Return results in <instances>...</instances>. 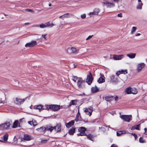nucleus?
Segmentation results:
<instances>
[{
    "label": "nucleus",
    "mask_w": 147,
    "mask_h": 147,
    "mask_svg": "<svg viewBox=\"0 0 147 147\" xmlns=\"http://www.w3.org/2000/svg\"><path fill=\"white\" fill-rule=\"evenodd\" d=\"M47 34H43L41 35L42 37L45 40H47Z\"/></svg>",
    "instance_id": "72a5a7b5"
},
{
    "label": "nucleus",
    "mask_w": 147,
    "mask_h": 147,
    "mask_svg": "<svg viewBox=\"0 0 147 147\" xmlns=\"http://www.w3.org/2000/svg\"><path fill=\"white\" fill-rule=\"evenodd\" d=\"M115 100L117 101L118 100V97L117 96H115L114 97Z\"/></svg>",
    "instance_id": "de8ad7c7"
},
{
    "label": "nucleus",
    "mask_w": 147,
    "mask_h": 147,
    "mask_svg": "<svg viewBox=\"0 0 147 147\" xmlns=\"http://www.w3.org/2000/svg\"><path fill=\"white\" fill-rule=\"evenodd\" d=\"M85 136H87V138L88 139H89V140H92V138H93V137H92V135L91 134H89L88 135H86H86Z\"/></svg>",
    "instance_id": "473e14b6"
},
{
    "label": "nucleus",
    "mask_w": 147,
    "mask_h": 147,
    "mask_svg": "<svg viewBox=\"0 0 147 147\" xmlns=\"http://www.w3.org/2000/svg\"><path fill=\"white\" fill-rule=\"evenodd\" d=\"M111 147H117V146L114 144L112 145Z\"/></svg>",
    "instance_id": "4d7b16f0"
},
{
    "label": "nucleus",
    "mask_w": 147,
    "mask_h": 147,
    "mask_svg": "<svg viewBox=\"0 0 147 147\" xmlns=\"http://www.w3.org/2000/svg\"><path fill=\"white\" fill-rule=\"evenodd\" d=\"M78 130L80 132V133L79 134H78V135H79L80 136H83L86 135L85 132L86 131V129L85 127H81L78 129Z\"/></svg>",
    "instance_id": "9d476101"
},
{
    "label": "nucleus",
    "mask_w": 147,
    "mask_h": 147,
    "mask_svg": "<svg viewBox=\"0 0 147 147\" xmlns=\"http://www.w3.org/2000/svg\"><path fill=\"white\" fill-rule=\"evenodd\" d=\"M56 127H47L46 128V130H49L51 132L53 129H56Z\"/></svg>",
    "instance_id": "2f4dec72"
},
{
    "label": "nucleus",
    "mask_w": 147,
    "mask_h": 147,
    "mask_svg": "<svg viewBox=\"0 0 147 147\" xmlns=\"http://www.w3.org/2000/svg\"><path fill=\"white\" fill-rule=\"evenodd\" d=\"M74 105V100H72L71 101V102H70L69 103V106H70L71 105Z\"/></svg>",
    "instance_id": "49530a36"
},
{
    "label": "nucleus",
    "mask_w": 147,
    "mask_h": 147,
    "mask_svg": "<svg viewBox=\"0 0 147 147\" xmlns=\"http://www.w3.org/2000/svg\"><path fill=\"white\" fill-rule=\"evenodd\" d=\"M37 44L36 41L33 40L30 42L27 43L25 45L26 47H32L34 46Z\"/></svg>",
    "instance_id": "0eeeda50"
},
{
    "label": "nucleus",
    "mask_w": 147,
    "mask_h": 147,
    "mask_svg": "<svg viewBox=\"0 0 147 147\" xmlns=\"http://www.w3.org/2000/svg\"><path fill=\"white\" fill-rule=\"evenodd\" d=\"M50 106V109L54 111H58L60 109V107L59 105H51Z\"/></svg>",
    "instance_id": "20e7f679"
},
{
    "label": "nucleus",
    "mask_w": 147,
    "mask_h": 147,
    "mask_svg": "<svg viewBox=\"0 0 147 147\" xmlns=\"http://www.w3.org/2000/svg\"><path fill=\"white\" fill-rule=\"evenodd\" d=\"M100 76H101L97 80V82L99 83H101L105 82V77L103 74H100Z\"/></svg>",
    "instance_id": "ddd939ff"
},
{
    "label": "nucleus",
    "mask_w": 147,
    "mask_h": 147,
    "mask_svg": "<svg viewBox=\"0 0 147 147\" xmlns=\"http://www.w3.org/2000/svg\"><path fill=\"white\" fill-rule=\"evenodd\" d=\"M135 128H134V126H133V127H132V128H131V129L132 130H134V129H135Z\"/></svg>",
    "instance_id": "052dcab7"
},
{
    "label": "nucleus",
    "mask_w": 147,
    "mask_h": 147,
    "mask_svg": "<svg viewBox=\"0 0 147 147\" xmlns=\"http://www.w3.org/2000/svg\"><path fill=\"white\" fill-rule=\"evenodd\" d=\"M2 126V129H7L10 127V124L9 123H7L1 125Z\"/></svg>",
    "instance_id": "dca6fc26"
},
{
    "label": "nucleus",
    "mask_w": 147,
    "mask_h": 147,
    "mask_svg": "<svg viewBox=\"0 0 147 147\" xmlns=\"http://www.w3.org/2000/svg\"><path fill=\"white\" fill-rule=\"evenodd\" d=\"M137 29L136 27L135 26L133 27L131 30V34H133L136 32Z\"/></svg>",
    "instance_id": "a878e982"
},
{
    "label": "nucleus",
    "mask_w": 147,
    "mask_h": 147,
    "mask_svg": "<svg viewBox=\"0 0 147 147\" xmlns=\"http://www.w3.org/2000/svg\"><path fill=\"white\" fill-rule=\"evenodd\" d=\"M100 11V10L99 9L96 8L94 9L93 12H90L89 14L91 16L93 15H97L98 14Z\"/></svg>",
    "instance_id": "1a4fd4ad"
},
{
    "label": "nucleus",
    "mask_w": 147,
    "mask_h": 147,
    "mask_svg": "<svg viewBox=\"0 0 147 147\" xmlns=\"http://www.w3.org/2000/svg\"><path fill=\"white\" fill-rule=\"evenodd\" d=\"M74 125V121L72 120L68 123H65V125L67 128H69Z\"/></svg>",
    "instance_id": "412c9836"
},
{
    "label": "nucleus",
    "mask_w": 147,
    "mask_h": 147,
    "mask_svg": "<svg viewBox=\"0 0 147 147\" xmlns=\"http://www.w3.org/2000/svg\"><path fill=\"white\" fill-rule=\"evenodd\" d=\"M139 141L140 142V143H144L145 142L144 140L142 137L140 138L139 139Z\"/></svg>",
    "instance_id": "58836bf2"
},
{
    "label": "nucleus",
    "mask_w": 147,
    "mask_h": 147,
    "mask_svg": "<svg viewBox=\"0 0 147 147\" xmlns=\"http://www.w3.org/2000/svg\"><path fill=\"white\" fill-rule=\"evenodd\" d=\"M81 17L82 19H84L86 17V15L85 14H84L81 15Z\"/></svg>",
    "instance_id": "79ce46f5"
},
{
    "label": "nucleus",
    "mask_w": 147,
    "mask_h": 147,
    "mask_svg": "<svg viewBox=\"0 0 147 147\" xmlns=\"http://www.w3.org/2000/svg\"><path fill=\"white\" fill-rule=\"evenodd\" d=\"M39 27L40 28H46V26L45 24H42L39 25Z\"/></svg>",
    "instance_id": "c9c22d12"
},
{
    "label": "nucleus",
    "mask_w": 147,
    "mask_h": 147,
    "mask_svg": "<svg viewBox=\"0 0 147 147\" xmlns=\"http://www.w3.org/2000/svg\"><path fill=\"white\" fill-rule=\"evenodd\" d=\"M141 35V34L139 33H137L135 34V36H140Z\"/></svg>",
    "instance_id": "3c124183"
},
{
    "label": "nucleus",
    "mask_w": 147,
    "mask_h": 147,
    "mask_svg": "<svg viewBox=\"0 0 147 147\" xmlns=\"http://www.w3.org/2000/svg\"><path fill=\"white\" fill-rule=\"evenodd\" d=\"M86 114L89 116H90L93 111L90 108H88L85 109L84 110Z\"/></svg>",
    "instance_id": "f8f14e48"
},
{
    "label": "nucleus",
    "mask_w": 147,
    "mask_h": 147,
    "mask_svg": "<svg viewBox=\"0 0 147 147\" xmlns=\"http://www.w3.org/2000/svg\"><path fill=\"white\" fill-rule=\"evenodd\" d=\"M74 82L79 89H83L85 88L86 82L82 78L74 76Z\"/></svg>",
    "instance_id": "f257e3e1"
},
{
    "label": "nucleus",
    "mask_w": 147,
    "mask_h": 147,
    "mask_svg": "<svg viewBox=\"0 0 147 147\" xmlns=\"http://www.w3.org/2000/svg\"><path fill=\"white\" fill-rule=\"evenodd\" d=\"M74 53H77L78 52V50H77L75 48H74Z\"/></svg>",
    "instance_id": "6e6d98bb"
},
{
    "label": "nucleus",
    "mask_w": 147,
    "mask_h": 147,
    "mask_svg": "<svg viewBox=\"0 0 147 147\" xmlns=\"http://www.w3.org/2000/svg\"><path fill=\"white\" fill-rule=\"evenodd\" d=\"M45 25L46 26V28L47 27H50V24L49 22H47L45 24Z\"/></svg>",
    "instance_id": "ea45409f"
},
{
    "label": "nucleus",
    "mask_w": 147,
    "mask_h": 147,
    "mask_svg": "<svg viewBox=\"0 0 147 147\" xmlns=\"http://www.w3.org/2000/svg\"><path fill=\"white\" fill-rule=\"evenodd\" d=\"M136 53H130L127 54L126 56L130 59H134L135 58L136 56Z\"/></svg>",
    "instance_id": "a211bd4d"
},
{
    "label": "nucleus",
    "mask_w": 147,
    "mask_h": 147,
    "mask_svg": "<svg viewBox=\"0 0 147 147\" xmlns=\"http://www.w3.org/2000/svg\"><path fill=\"white\" fill-rule=\"evenodd\" d=\"M146 65L144 63H138L137 65V70L138 72H140L145 67Z\"/></svg>",
    "instance_id": "7ed1b4c3"
},
{
    "label": "nucleus",
    "mask_w": 147,
    "mask_h": 147,
    "mask_svg": "<svg viewBox=\"0 0 147 147\" xmlns=\"http://www.w3.org/2000/svg\"><path fill=\"white\" fill-rule=\"evenodd\" d=\"M77 102V100H74V105H76V103Z\"/></svg>",
    "instance_id": "13d9d810"
},
{
    "label": "nucleus",
    "mask_w": 147,
    "mask_h": 147,
    "mask_svg": "<svg viewBox=\"0 0 147 147\" xmlns=\"http://www.w3.org/2000/svg\"><path fill=\"white\" fill-rule=\"evenodd\" d=\"M23 139L25 140L28 141L33 139V138L30 135L26 134L24 135Z\"/></svg>",
    "instance_id": "9b49d317"
},
{
    "label": "nucleus",
    "mask_w": 147,
    "mask_h": 147,
    "mask_svg": "<svg viewBox=\"0 0 147 147\" xmlns=\"http://www.w3.org/2000/svg\"><path fill=\"white\" fill-rule=\"evenodd\" d=\"M93 36V35H91V36H89L86 39V40H89V39L91 38L92 37V36Z\"/></svg>",
    "instance_id": "c03bdc74"
},
{
    "label": "nucleus",
    "mask_w": 147,
    "mask_h": 147,
    "mask_svg": "<svg viewBox=\"0 0 147 147\" xmlns=\"http://www.w3.org/2000/svg\"><path fill=\"white\" fill-rule=\"evenodd\" d=\"M69 133L71 135H73L74 134V129L72 128L70 129L69 131Z\"/></svg>",
    "instance_id": "f704fd0d"
},
{
    "label": "nucleus",
    "mask_w": 147,
    "mask_h": 147,
    "mask_svg": "<svg viewBox=\"0 0 147 147\" xmlns=\"http://www.w3.org/2000/svg\"><path fill=\"white\" fill-rule=\"evenodd\" d=\"M49 6H51V3H49Z\"/></svg>",
    "instance_id": "338daca9"
},
{
    "label": "nucleus",
    "mask_w": 147,
    "mask_h": 147,
    "mask_svg": "<svg viewBox=\"0 0 147 147\" xmlns=\"http://www.w3.org/2000/svg\"><path fill=\"white\" fill-rule=\"evenodd\" d=\"M116 74L117 76H119L120 74V72L119 71L117 72L116 73Z\"/></svg>",
    "instance_id": "8fccbe9b"
},
{
    "label": "nucleus",
    "mask_w": 147,
    "mask_h": 147,
    "mask_svg": "<svg viewBox=\"0 0 147 147\" xmlns=\"http://www.w3.org/2000/svg\"><path fill=\"white\" fill-rule=\"evenodd\" d=\"M143 4L142 2L138 3V4L137 7V8L138 9H142V6Z\"/></svg>",
    "instance_id": "7c9ffc66"
},
{
    "label": "nucleus",
    "mask_w": 147,
    "mask_h": 147,
    "mask_svg": "<svg viewBox=\"0 0 147 147\" xmlns=\"http://www.w3.org/2000/svg\"><path fill=\"white\" fill-rule=\"evenodd\" d=\"M18 120L15 121L13 123V125L12 126L13 128H16L18 126Z\"/></svg>",
    "instance_id": "c85d7f7f"
},
{
    "label": "nucleus",
    "mask_w": 147,
    "mask_h": 147,
    "mask_svg": "<svg viewBox=\"0 0 147 147\" xmlns=\"http://www.w3.org/2000/svg\"><path fill=\"white\" fill-rule=\"evenodd\" d=\"M138 92L137 89L135 88H131V93L136 94Z\"/></svg>",
    "instance_id": "cd10ccee"
},
{
    "label": "nucleus",
    "mask_w": 147,
    "mask_h": 147,
    "mask_svg": "<svg viewBox=\"0 0 147 147\" xmlns=\"http://www.w3.org/2000/svg\"><path fill=\"white\" fill-rule=\"evenodd\" d=\"M132 134L134 136L135 139H137V135L133 133V134Z\"/></svg>",
    "instance_id": "a18cd8bd"
},
{
    "label": "nucleus",
    "mask_w": 147,
    "mask_h": 147,
    "mask_svg": "<svg viewBox=\"0 0 147 147\" xmlns=\"http://www.w3.org/2000/svg\"><path fill=\"white\" fill-rule=\"evenodd\" d=\"M120 117L124 121L127 122H129L132 119L131 115H121Z\"/></svg>",
    "instance_id": "f03ea898"
},
{
    "label": "nucleus",
    "mask_w": 147,
    "mask_h": 147,
    "mask_svg": "<svg viewBox=\"0 0 147 147\" xmlns=\"http://www.w3.org/2000/svg\"><path fill=\"white\" fill-rule=\"evenodd\" d=\"M126 131H117V136H119L121 135V134L125 133Z\"/></svg>",
    "instance_id": "bb28decb"
},
{
    "label": "nucleus",
    "mask_w": 147,
    "mask_h": 147,
    "mask_svg": "<svg viewBox=\"0 0 147 147\" xmlns=\"http://www.w3.org/2000/svg\"><path fill=\"white\" fill-rule=\"evenodd\" d=\"M33 109H38L40 111L42 110V105H35L33 106Z\"/></svg>",
    "instance_id": "f3484780"
},
{
    "label": "nucleus",
    "mask_w": 147,
    "mask_h": 147,
    "mask_svg": "<svg viewBox=\"0 0 147 147\" xmlns=\"http://www.w3.org/2000/svg\"><path fill=\"white\" fill-rule=\"evenodd\" d=\"M119 71L120 72L121 74H125L127 73V70H121V71Z\"/></svg>",
    "instance_id": "e433bc0d"
},
{
    "label": "nucleus",
    "mask_w": 147,
    "mask_h": 147,
    "mask_svg": "<svg viewBox=\"0 0 147 147\" xmlns=\"http://www.w3.org/2000/svg\"><path fill=\"white\" fill-rule=\"evenodd\" d=\"M77 67V65H74V67Z\"/></svg>",
    "instance_id": "774afa93"
},
{
    "label": "nucleus",
    "mask_w": 147,
    "mask_h": 147,
    "mask_svg": "<svg viewBox=\"0 0 147 147\" xmlns=\"http://www.w3.org/2000/svg\"><path fill=\"white\" fill-rule=\"evenodd\" d=\"M33 106H32V105H31L30 107V109H33Z\"/></svg>",
    "instance_id": "e2e57ef3"
},
{
    "label": "nucleus",
    "mask_w": 147,
    "mask_h": 147,
    "mask_svg": "<svg viewBox=\"0 0 147 147\" xmlns=\"http://www.w3.org/2000/svg\"><path fill=\"white\" fill-rule=\"evenodd\" d=\"M140 124H138L134 125V127L135 129L140 130Z\"/></svg>",
    "instance_id": "4c0bfd02"
},
{
    "label": "nucleus",
    "mask_w": 147,
    "mask_h": 147,
    "mask_svg": "<svg viewBox=\"0 0 147 147\" xmlns=\"http://www.w3.org/2000/svg\"><path fill=\"white\" fill-rule=\"evenodd\" d=\"M74 48L72 47H68L67 49L65 50V52L68 54H72L74 53Z\"/></svg>",
    "instance_id": "2eb2a0df"
},
{
    "label": "nucleus",
    "mask_w": 147,
    "mask_h": 147,
    "mask_svg": "<svg viewBox=\"0 0 147 147\" xmlns=\"http://www.w3.org/2000/svg\"><path fill=\"white\" fill-rule=\"evenodd\" d=\"M144 129L145 131V134L146 135H147V128H145Z\"/></svg>",
    "instance_id": "864d4df0"
},
{
    "label": "nucleus",
    "mask_w": 147,
    "mask_h": 147,
    "mask_svg": "<svg viewBox=\"0 0 147 147\" xmlns=\"http://www.w3.org/2000/svg\"><path fill=\"white\" fill-rule=\"evenodd\" d=\"M99 91V89L96 86L92 87L91 88V92L92 93H94Z\"/></svg>",
    "instance_id": "aec40b11"
},
{
    "label": "nucleus",
    "mask_w": 147,
    "mask_h": 147,
    "mask_svg": "<svg viewBox=\"0 0 147 147\" xmlns=\"http://www.w3.org/2000/svg\"><path fill=\"white\" fill-rule=\"evenodd\" d=\"M50 105H46L44 106L42 105V110H49L50 109Z\"/></svg>",
    "instance_id": "393cba45"
},
{
    "label": "nucleus",
    "mask_w": 147,
    "mask_h": 147,
    "mask_svg": "<svg viewBox=\"0 0 147 147\" xmlns=\"http://www.w3.org/2000/svg\"><path fill=\"white\" fill-rule=\"evenodd\" d=\"M117 16L119 17H122V14L121 13L118 14L117 15Z\"/></svg>",
    "instance_id": "603ef678"
},
{
    "label": "nucleus",
    "mask_w": 147,
    "mask_h": 147,
    "mask_svg": "<svg viewBox=\"0 0 147 147\" xmlns=\"http://www.w3.org/2000/svg\"><path fill=\"white\" fill-rule=\"evenodd\" d=\"M103 3L106 5L107 7L111 8L115 6L114 4L113 3L110 2L107 0H104Z\"/></svg>",
    "instance_id": "423d86ee"
},
{
    "label": "nucleus",
    "mask_w": 147,
    "mask_h": 147,
    "mask_svg": "<svg viewBox=\"0 0 147 147\" xmlns=\"http://www.w3.org/2000/svg\"><path fill=\"white\" fill-rule=\"evenodd\" d=\"M78 117H76V118L75 120V121H76V122H77L78 120Z\"/></svg>",
    "instance_id": "680f3d73"
},
{
    "label": "nucleus",
    "mask_w": 147,
    "mask_h": 147,
    "mask_svg": "<svg viewBox=\"0 0 147 147\" xmlns=\"http://www.w3.org/2000/svg\"><path fill=\"white\" fill-rule=\"evenodd\" d=\"M60 109H65L66 108V106L65 105H61L60 106Z\"/></svg>",
    "instance_id": "37998d69"
},
{
    "label": "nucleus",
    "mask_w": 147,
    "mask_h": 147,
    "mask_svg": "<svg viewBox=\"0 0 147 147\" xmlns=\"http://www.w3.org/2000/svg\"><path fill=\"white\" fill-rule=\"evenodd\" d=\"M123 57V55H114L113 58L115 60H120Z\"/></svg>",
    "instance_id": "4468645a"
},
{
    "label": "nucleus",
    "mask_w": 147,
    "mask_h": 147,
    "mask_svg": "<svg viewBox=\"0 0 147 147\" xmlns=\"http://www.w3.org/2000/svg\"><path fill=\"white\" fill-rule=\"evenodd\" d=\"M55 25V24L52 23L51 24H50V27H52L53 26H54Z\"/></svg>",
    "instance_id": "5fc2aeb1"
},
{
    "label": "nucleus",
    "mask_w": 147,
    "mask_h": 147,
    "mask_svg": "<svg viewBox=\"0 0 147 147\" xmlns=\"http://www.w3.org/2000/svg\"><path fill=\"white\" fill-rule=\"evenodd\" d=\"M26 98H16L15 100L14 101V102L17 105H20L23 103L26 100Z\"/></svg>",
    "instance_id": "6e6552de"
},
{
    "label": "nucleus",
    "mask_w": 147,
    "mask_h": 147,
    "mask_svg": "<svg viewBox=\"0 0 147 147\" xmlns=\"http://www.w3.org/2000/svg\"><path fill=\"white\" fill-rule=\"evenodd\" d=\"M89 75H88L86 80V82L88 85H90L92 81L93 78L91 73H89Z\"/></svg>",
    "instance_id": "39448f33"
},
{
    "label": "nucleus",
    "mask_w": 147,
    "mask_h": 147,
    "mask_svg": "<svg viewBox=\"0 0 147 147\" xmlns=\"http://www.w3.org/2000/svg\"><path fill=\"white\" fill-rule=\"evenodd\" d=\"M131 88L130 87L127 88L125 90L126 93L128 94H131Z\"/></svg>",
    "instance_id": "c756f323"
},
{
    "label": "nucleus",
    "mask_w": 147,
    "mask_h": 147,
    "mask_svg": "<svg viewBox=\"0 0 147 147\" xmlns=\"http://www.w3.org/2000/svg\"><path fill=\"white\" fill-rule=\"evenodd\" d=\"M28 123L30 125L34 126L36 125L37 124L36 121L35 120H32V121H29Z\"/></svg>",
    "instance_id": "4be33fe9"
},
{
    "label": "nucleus",
    "mask_w": 147,
    "mask_h": 147,
    "mask_svg": "<svg viewBox=\"0 0 147 147\" xmlns=\"http://www.w3.org/2000/svg\"><path fill=\"white\" fill-rule=\"evenodd\" d=\"M114 77L115 76L113 75H112L111 77V79L112 80L114 81Z\"/></svg>",
    "instance_id": "09e8293b"
},
{
    "label": "nucleus",
    "mask_w": 147,
    "mask_h": 147,
    "mask_svg": "<svg viewBox=\"0 0 147 147\" xmlns=\"http://www.w3.org/2000/svg\"><path fill=\"white\" fill-rule=\"evenodd\" d=\"M138 1L139 3L140 2H142V1L141 0H138Z\"/></svg>",
    "instance_id": "69168bd1"
},
{
    "label": "nucleus",
    "mask_w": 147,
    "mask_h": 147,
    "mask_svg": "<svg viewBox=\"0 0 147 147\" xmlns=\"http://www.w3.org/2000/svg\"><path fill=\"white\" fill-rule=\"evenodd\" d=\"M79 115H80V114H79V112H78L77 114L76 115V117L78 118V117H79Z\"/></svg>",
    "instance_id": "bf43d9fd"
},
{
    "label": "nucleus",
    "mask_w": 147,
    "mask_h": 147,
    "mask_svg": "<svg viewBox=\"0 0 147 147\" xmlns=\"http://www.w3.org/2000/svg\"><path fill=\"white\" fill-rule=\"evenodd\" d=\"M46 130V128L44 127H41L40 128H38L36 129V130L38 131L42 132L45 131Z\"/></svg>",
    "instance_id": "b1692460"
},
{
    "label": "nucleus",
    "mask_w": 147,
    "mask_h": 147,
    "mask_svg": "<svg viewBox=\"0 0 147 147\" xmlns=\"http://www.w3.org/2000/svg\"><path fill=\"white\" fill-rule=\"evenodd\" d=\"M2 126H1V125H0V129H2Z\"/></svg>",
    "instance_id": "0e129e2a"
},
{
    "label": "nucleus",
    "mask_w": 147,
    "mask_h": 147,
    "mask_svg": "<svg viewBox=\"0 0 147 147\" xmlns=\"http://www.w3.org/2000/svg\"><path fill=\"white\" fill-rule=\"evenodd\" d=\"M25 11H27L34 12V11L32 10L29 9H27L25 10Z\"/></svg>",
    "instance_id": "a19ab883"
},
{
    "label": "nucleus",
    "mask_w": 147,
    "mask_h": 147,
    "mask_svg": "<svg viewBox=\"0 0 147 147\" xmlns=\"http://www.w3.org/2000/svg\"><path fill=\"white\" fill-rule=\"evenodd\" d=\"M70 16V15L69 13H66L64 14L63 15L60 16L59 18H61L62 20H64L65 18H69Z\"/></svg>",
    "instance_id": "6ab92c4d"
},
{
    "label": "nucleus",
    "mask_w": 147,
    "mask_h": 147,
    "mask_svg": "<svg viewBox=\"0 0 147 147\" xmlns=\"http://www.w3.org/2000/svg\"><path fill=\"white\" fill-rule=\"evenodd\" d=\"M8 137V134L7 133H6L3 136V141L0 140V142H5L7 141Z\"/></svg>",
    "instance_id": "5701e85b"
}]
</instances>
